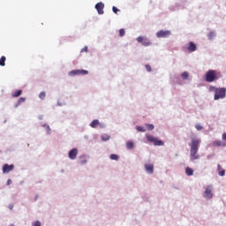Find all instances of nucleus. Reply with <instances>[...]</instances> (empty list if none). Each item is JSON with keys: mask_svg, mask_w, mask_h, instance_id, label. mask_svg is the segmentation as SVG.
<instances>
[{"mask_svg": "<svg viewBox=\"0 0 226 226\" xmlns=\"http://www.w3.org/2000/svg\"><path fill=\"white\" fill-rule=\"evenodd\" d=\"M187 50H189V52H195V50H197V45H195V43H193L192 41L189 42Z\"/></svg>", "mask_w": 226, "mask_h": 226, "instance_id": "13", "label": "nucleus"}, {"mask_svg": "<svg viewBox=\"0 0 226 226\" xmlns=\"http://www.w3.org/2000/svg\"><path fill=\"white\" fill-rule=\"evenodd\" d=\"M222 140H226V132L222 134Z\"/></svg>", "mask_w": 226, "mask_h": 226, "instance_id": "37", "label": "nucleus"}, {"mask_svg": "<svg viewBox=\"0 0 226 226\" xmlns=\"http://www.w3.org/2000/svg\"><path fill=\"white\" fill-rule=\"evenodd\" d=\"M124 34H125L124 29L121 28L119 30V36L123 37V36H124Z\"/></svg>", "mask_w": 226, "mask_h": 226, "instance_id": "28", "label": "nucleus"}, {"mask_svg": "<svg viewBox=\"0 0 226 226\" xmlns=\"http://www.w3.org/2000/svg\"><path fill=\"white\" fill-rule=\"evenodd\" d=\"M9 209H13V204H11L10 206H9Z\"/></svg>", "mask_w": 226, "mask_h": 226, "instance_id": "39", "label": "nucleus"}, {"mask_svg": "<svg viewBox=\"0 0 226 226\" xmlns=\"http://www.w3.org/2000/svg\"><path fill=\"white\" fill-rule=\"evenodd\" d=\"M148 142H152L155 146H163V141L154 138L153 135H147Z\"/></svg>", "mask_w": 226, "mask_h": 226, "instance_id": "5", "label": "nucleus"}, {"mask_svg": "<svg viewBox=\"0 0 226 226\" xmlns=\"http://www.w3.org/2000/svg\"><path fill=\"white\" fill-rule=\"evenodd\" d=\"M103 8H105V4L102 2L95 4V10H97L99 15H103Z\"/></svg>", "mask_w": 226, "mask_h": 226, "instance_id": "10", "label": "nucleus"}, {"mask_svg": "<svg viewBox=\"0 0 226 226\" xmlns=\"http://www.w3.org/2000/svg\"><path fill=\"white\" fill-rule=\"evenodd\" d=\"M146 127L147 128V130H154V125L151 124H147Z\"/></svg>", "mask_w": 226, "mask_h": 226, "instance_id": "26", "label": "nucleus"}, {"mask_svg": "<svg viewBox=\"0 0 226 226\" xmlns=\"http://www.w3.org/2000/svg\"><path fill=\"white\" fill-rule=\"evenodd\" d=\"M113 12L117 14V11H119V9H117L116 6L112 7Z\"/></svg>", "mask_w": 226, "mask_h": 226, "instance_id": "33", "label": "nucleus"}, {"mask_svg": "<svg viewBox=\"0 0 226 226\" xmlns=\"http://www.w3.org/2000/svg\"><path fill=\"white\" fill-rule=\"evenodd\" d=\"M195 128H196V130H198V132H200V130H202L203 127L200 124H196Z\"/></svg>", "mask_w": 226, "mask_h": 226, "instance_id": "32", "label": "nucleus"}, {"mask_svg": "<svg viewBox=\"0 0 226 226\" xmlns=\"http://www.w3.org/2000/svg\"><path fill=\"white\" fill-rule=\"evenodd\" d=\"M137 130H138V132H146V129L143 126H138Z\"/></svg>", "mask_w": 226, "mask_h": 226, "instance_id": "30", "label": "nucleus"}, {"mask_svg": "<svg viewBox=\"0 0 226 226\" xmlns=\"http://www.w3.org/2000/svg\"><path fill=\"white\" fill-rule=\"evenodd\" d=\"M98 124H100V121L95 119L92 121V123L90 124V126L91 128H96Z\"/></svg>", "mask_w": 226, "mask_h": 226, "instance_id": "18", "label": "nucleus"}, {"mask_svg": "<svg viewBox=\"0 0 226 226\" xmlns=\"http://www.w3.org/2000/svg\"><path fill=\"white\" fill-rule=\"evenodd\" d=\"M33 226H41V222L40 221L34 222L32 223Z\"/></svg>", "mask_w": 226, "mask_h": 226, "instance_id": "31", "label": "nucleus"}, {"mask_svg": "<svg viewBox=\"0 0 226 226\" xmlns=\"http://www.w3.org/2000/svg\"><path fill=\"white\" fill-rule=\"evenodd\" d=\"M88 73L89 72L86 70H73L69 72L70 77H75V75H87Z\"/></svg>", "mask_w": 226, "mask_h": 226, "instance_id": "6", "label": "nucleus"}, {"mask_svg": "<svg viewBox=\"0 0 226 226\" xmlns=\"http://www.w3.org/2000/svg\"><path fill=\"white\" fill-rule=\"evenodd\" d=\"M216 90H218V88H216V87H213V86H210L209 87H208V91H210V92H215V94L216 93Z\"/></svg>", "mask_w": 226, "mask_h": 226, "instance_id": "24", "label": "nucleus"}, {"mask_svg": "<svg viewBox=\"0 0 226 226\" xmlns=\"http://www.w3.org/2000/svg\"><path fill=\"white\" fill-rule=\"evenodd\" d=\"M226 96V88L225 87H221L218 88L214 95V100H220L223 99Z\"/></svg>", "mask_w": 226, "mask_h": 226, "instance_id": "3", "label": "nucleus"}, {"mask_svg": "<svg viewBox=\"0 0 226 226\" xmlns=\"http://www.w3.org/2000/svg\"><path fill=\"white\" fill-rule=\"evenodd\" d=\"M199 146H200V139L192 138L191 144H190V147H191L190 156L192 162L195 160H199L200 158V155L197 154L199 153Z\"/></svg>", "mask_w": 226, "mask_h": 226, "instance_id": "1", "label": "nucleus"}, {"mask_svg": "<svg viewBox=\"0 0 226 226\" xmlns=\"http://www.w3.org/2000/svg\"><path fill=\"white\" fill-rule=\"evenodd\" d=\"M48 133H50V127L47 125Z\"/></svg>", "mask_w": 226, "mask_h": 226, "instance_id": "38", "label": "nucleus"}, {"mask_svg": "<svg viewBox=\"0 0 226 226\" xmlns=\"http://www.w3.org/2000/svg\"><path fill=\"white\" fill-rule=\"evenodd\" d=\"M22 94V90H16L12 94V98H19Z\"/></svg>", "mask_w": 226, "mask_h": 226, "instance_id": "17", "label": "nucleus"}, {"mask_svg": "<svg viewBox=\"0 0 226 226\" xmlns=\"http://www.w3.org/2000/svg\"><path fill=\"white\" fill-rule=\"evenodd\" d=\"M45 96H46L45 92H41L40 94H39V98L41 100H45Z\"/></svg>", "mask_w": 226, "mask_h": 226, "instance_id": "25", "label": "nucleus"}, {"mask_svg": "<svg viewBox=\"0 0 226 226\" xmlns=\"http://www.w3.org/2000/svg\"><path fill=\"white\" fill-rule=\"evenodd\" d=\"M24 102H26V98L20 97L18 101V104L20 105V103H24Z\"/></svg>", "mask_w": 226, "mask_h": 226, "instance_id": "27", "label": "nucleus"}, {"mask_svg": "<svg viewBox=\"0 0 226 226\" xmlns=\"http://www.w3.org/2000/svg\"><path fill=\"white\" fill-rule=\"evenodd\" d=\"M145 68H146L147 72H151V65L147 64V65L145 66Z\"/></svg>", "mask_w": 226, "mask_h": 226, "instance_id": "34", "label": "nucleus"}, {"mask_svg": "<svg viewBox=\"0 0 226 226\" xmlns=\"http://www.w3.org/2000/svg\"><path fill=\"white\" fill-rule=\"evenodd\" d=\"M102 140H103L104 142H107V140L110 139V136L107 135V134H103L101 136Z\"/></svg>", "mask_w": 226, "mask_h": 226, "instance_id": "21", "label": "nucleus"}, {"mask_svg": "<svg viewBox=\"0 0 226 226\" xmlns=\"http://www.w3.org/2000/svg\"><path fill=\"white\" fill-rule=\"evenodd\" d=\"M186 176H193V169L187 167L185 168Z\"/></svg>", "mask_w": 226, "mask_h": 226, "instance_id": "16", "label": "nucleus"}, {"mask_svg": "<svg viewBox=\"0 0 226 226\" xmlns=\"http://www.w3.org/2000/svg\"><path fill=\"white\" fill-rule=\"evenodd\" d=\"M213 38H215V34H214V32H210L208 34V40H213Z\"/></svg>", "mask_w": 226, "mask_h": 226, "instance_id": "29", "label": "nucleus"}, {"mask_svg": "<svg viewBox=\"0 0 226 226\" xmlns=\"http://www.w3.org/2000/svg\"><path fill=\"white\" fill-rule=\"evenodd\" d=\"M181 77H182L183 80H188V77H190V74L188 73V72H184L181 74Z\"/></svg>", "mask_w": 226, "mask_h": 226, "instance_id": "20", "label": "nucleus"}, {"mask_svg": "<svg viewBox=\"0 0 226 226\" xmlns=\"http://www.w3.org/2000/svg\"><path fill=\"white\" fill-rule=\"evenodd\" d=\"M222 77V73L218 72L215 70H209L205 74V81L206 82H216Z\"/></svg>", "mask_w": 226, "mask_h": 226, "instance_id": "2", "label": "nucleus"}, {"mask_svg": "<svg viewBox=\"0 0 226 226\" xmlns=\"http://www.w3.org/2000/svg\"><path fill=\"white\" fill-rule=\"evenodd\" d=\"M110 160L117 161V160H119V156H118L117 154H112L110 155Z\"/></svg>", "mask_w": 226, "mask_h": 226, "instance_id": "23", "label": "nucleus"}, {"mask_svg": "<svg viewBox=\"0 0 226 226\" xmlns=\"http://www.w3.org/2000/svg\"><path fill=\"white\" fill-rule=\"evenodd\" d=\"M170 34V31L169 30H160L157 32L156 36L157 38H169V35Z\"/></svg>", "mask_w": 226, "mask_h": 226, "instance_id": "8", "label": "nucleus"}, {"mask_svg": "<svg viewBox=\"0 0 226 226\" xmlns=\"http://www.w3.org/2000/svg\"><path fill=\"white\" fill-rule=\"evenodd\" d=\"M136 41H138V43H141L143 47H150L151 45V41L147 39V37L144 36L137 37Z\"/></svg>", "mask_w": 226, "mask_h": 226, "instance_id": "4", "label": "nucleus"}, {"mask_svg": "<svg viewBox=\"0 0 226 226\" xmlns=\"http://www.w3.org/2000/svg\"><path fill=\"white\" fill-rule=\"evenodd\" d=\"M13 169H15V165L13 164H4L3 166V173L4 174H8L9 172H11V170H13Z\"/></svg>", "mask_w": 226, "mask_h": 226, "instance_id": "9", "label": "nucleus"}, {"mask_svg": "<svg viewBox=\"0 0 226 226\" xmlns=\"http://www.w3.org/2000/svg\"><path fill=\"white\" fill-rule=\"evenodd\" d=\"M203 197H205V199H213V186L211 185L207 186L203 193Z\"/></svg>", "mask_w": 226, "mask_h": 226, "instance_id": "7", "label": "nucleus"}, {"mask_svg": "<svg viewBox=\"0 0 226 226\" xmlns=\"http://www.w3.org/2000/svg\"><path fill=\"white\" fill-rule=\"evenodd\" d=\"M6 56H3L0 58V66H6Z\"/></svg>", "mask_w": 226, "mask_h": 226, "instance_id": "19", "label": "nucleus"}, {"mask_svg": "<svg viewBox=\"0 0 226 226\" xmlns=\"http://www.w3.org/2000/svg\"><path fill=\"white\" fill-rule=\"evenodd\" d=\"M213 146L215 147H223V146H225V144L223 142H222L221 140H215L213 142Z\"/></svg>", "mask_w": 226, "mask_h": 226, "instance_id": "14", "label": "nucleus"}, {"mask_svg": "<svg viewBox=\"0 0 226 226\" xmlns=\"http://www.w3.org/2000/svg\"><path fill=\"white\" fill-rule=\"evenodd\" d=\"M10 185H11V179L7 180V185L10 186Z\"/></svg>", "mask_w": 226, "mask_h": 226, "instance_id": "36", "label": "nucleus"}, {"mask_svg": "<svg viewBox=\"0 0 226 226\" xmlns=\"http://www.w3.org/2000/svg\"><path fill=\"white\" fill-rule=\"evenodd\" d=\"M145 170L147 174H153V172H154V165L151 163L145 164Z\"/></svg>", "mask_w": 226, "mask_h": 226, "instance_id": "12", "label": "nucleus"}, {"mask_svg": "<svg viewBox=\"0 0 226 226\" xmlns=\"http://www.w3.org/2000/svg\"><path fill=\"white\" fill-rule=\"evenodd\" d=\"M217 170H218V174L221 177L225 176V170H223V168H222V165L218 164L217 165Z\"/></svg>", "mask_w": 226, "mask_h": 226, "instance_id": "15", "label": "nucleus"}, {"mask_svg": "<svg viewBox=\"0 0 226 226\" xmlns=\"http://www.w3.org/2000/svg\"><path fill=\"white\" fill-rule=\"evenodd\" d=\"M80 52H87V46H85Z\"/></svg>", "mask_w": 226, "mask_h": 226, "instance_id": "35", "label": "nucleus"}, {"mask_svg": "<svg viewBox=\"0 0 226 226\" xmlns=\"http://www.w3.org/2000/svg\"><path fill=\"white\" fill-rule=\"evenodd\" d=\"M77 154H79V150L77 148H73L69 152L70 160H75L77 158Z\"/></svg>", "mask_w": 226, "mask_h": 226, "instance_id": "11", "label": "nucleus"}, {"mask_svg": "<svg viewBox=\"0 0 226 226\" xmlns=\"http://www.w3.org/2000/svg\"><path fill=\"white\" fill-rule=\"evenodd\" d=\"M127 149H132L133 148V143L129 141L126 143Z\"/></svg>", "mask_w": 226, "mask_h": 226, "instance_id": "22", "label": "nucleus"}]
</instances>
